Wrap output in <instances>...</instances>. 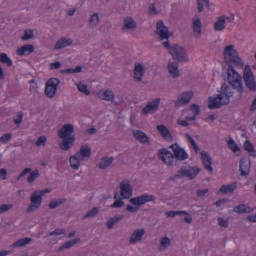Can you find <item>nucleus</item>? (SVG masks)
<instances>
[{"mask_svg":"<svg viewBox=\"0 0 256 256\" xmlns=\"http://www.w3.org/2000/svg\"><path fill=\"white\" fill-rule=\"evenodd\" d=\"M223 55L225 64L228 66L227 70L228 81L232 88L236 90L241 97L244 92L242 77L234 70V67L242 68L244 62L232 45L225 48Z\"/></svg>","mask_w":256,"mask_h":256,"instance_id":"obj_1","label":"nucleus"},{"mask_svg":"<svg viewBox=\"0 0 256 256\" xmlns=\"http://www.w3.org/2000/svg\"><path fill=\"white\" fill-rule=\"evenodd\" d=\"M174 154L166 149H160L158 156L168 166L176 165L178 160L184 161L188 158V154L186 150L180 147L176 143L170 146Z\"/></svg>","mask_w":256,"mask_h":256,"instance_id":"obj_2","label":"nucleus"},{"mask_svg":"<svg viewBox=\"0 0 256 256\" xmlns=\"http://www.w3.org/2000/svg\"><path fill=\"white\" fill-rule=\"evenodd\" d=\"M233 92L229 86L224 84L220 89V94L216 96L209 98L208 107L210 110L219 108L222 106L228 104L230 102V98L233 96Z\"/></svg>","mask_w":256,"mask_h":256,"instance_id":"obj_3","label":"nucleus"},{"mask_svg":"<svg viewBox=\"0 0 256 256\" xmlns=\"http://www.w3.org/2000/svg\"><path fill=\"white\" fill-rule=\"evenodd\" d=\"M170 54L174 60L180 63L188 62L189 58L186 50L178 44H174L172 46L170 50Z\"/></svg>","mask_w":256,"mask_h":256,"instance_id":"obj_4","label":"nucleus"},{"mask_svg":"<svg viewBox=\"0 0 256 256\" xmlns=\"http://www.w3.org/2000/svg\"><path fill=\"white\" fill-rule=\"evenodd\" d=\"M201 169L197 167H190L188 170H186L184 167H182L178 172L177 176L180 178L186 177L192 180L198 175Z\"/></svg>","mask_w":256,"mask_h":256,"instance_id":"obj_5","label":"nucleus"},{"mask_svg":"<svg viewBox=\"0 0 256 256\" xmlns=\"http://www.w3.org/2000/svg\"><path fill=\"white\" fill-rule=\"evenodd\" d=\"M60 83L58 78H50L46 83L45 94L48 98H52L55 96L58 90V86Z\"/></svg>","mask_w":256,"mask_h":256,"instance_id":"obj_6","label":"nucleus"},{"mask_svg":"<svg viewBox=\"0 0 256 256\" xmlns=\"http://www.w3.org/2000/svg\"><path fill=\"white\" fill-rule=\"evenodd\" d=\"M42 196L40 195L37 191L34 192L30 196L31 204L26 210L28 213H30L38 210L42 202Z\"/></svg>","mask_w":256,"mask_h":256,"instance_id":"obj_7","label":"nucleus"},{"mask_svg":"<svg viewBox=\"0 0 256 256\" xmlns=\"http://www.w3.org/2000/svg\"><path fill=\"white\" fill-rule=\"evenodd\" d=\"M120 196L123 198H129L132 196L133 188L128 180L122 181L120 186Z\"/></svg>","mask_w":256,"mask_h":256,"instance_id":"obj_8","label":"nucleus"},{"mask_svg":"<svg viewBox=\"0 0 256 256\" xmlns=\"http://www.w3.org/2000/svg\"><path fill=\"white\" fill-rule=\"evenodd\" d=\"M156 198L154 195L144 194L136 198H131L130 202L134 205L142 206L146 202H154Z\"/></svg>","mask_w":256,"mask_h":256,"instance_id":"obj_9","label":"nucleus"},{"mask_svg":"<svg viewBox=\"0 0 256 256\" xmlns=\"http://www.w3.org/2000/svg\"><path fill=\"white\" fill-rule=\"evenodd\" d=\"M193 95L192 92H186L182 93L178 96L175 102L176 107L179 108L186 105L190 101Z\"/></svg>","mask_w":256,"mask_h":256,"instance_id":"obj_10","label":"nucleus"},{"mask_svg":"<svg viewBox=\"0 0 256 256\" xmlns=\"http://www.w3.org/2000/svg\"><path fill=\"white\" fill-rule=\"evenodd\" d=\"M160 100V98H156L152 102H148L146 106L142 109V114L148 115L155 112L158 108Z\"/></svg>","mask_w":256,"mask_h":256,"instance_id":"obj_11","label":"nucleus"},{"mask_svg":"<svg viewBox=\"0 0 256 256\" xmlns=\"http://www.w3.org/2000/svg\"><path fill=\"white\" fill-rule=\"evenodd\" d=\"M251 168L250 160L248 158H243L240 162V171L242 176L249 174Z\"/></svg>","mask_w":256,"mask_h":256,"instance_id":"obj_12","label":"nucleus"},{"mask_svg":"<svg viewBox=\"0 0 256 256\" xmlns=\"http://www.w3.org/2000/svg\"><path fill=\"white\" fill-rule=\"evenodd\" d=\"M156 32L162 40H168L170 37L168 28L164 25L162 20L157 22Z\"/></svg>","mask_w":256,"mask_h":256,"instance_id":"obj_13","label":"nucleus"},{"mask_svg":"<svg viewBox=\"0 0 256 256\" xmlns=\"http://www.w3.org/2000/svg\"><path fill=\"white\" fill-rule=\"evenodd\" d=\"M145 230L143 228L138 229L134 232L130 238L129 243L130 244H134L141 242L142 238L145 234Z\"/></svg>","mask_w":256,"mask_h":256,"instance_id":"obj_14","label":"nucleus"},{"mask_svg":"<svg viewBox=\"0 0 256 256\" xmlns=\"http://www.w3.org/2000/svg\"><path fill=\"white\" fill-rule=\"evenodd\" d=\"M74 132V126L70 124H64L62 129L58 132V136L60 138H70Z\"/></svg>","mask_w":256,"mask_h":256,"instance_id":"obj_15","label":"nucleus"},{"mask_svg":"<svg viewBox=\"0 0 256 256\" xmlns=\"http://www.w3.org/2000/svg\"><path fill=\"white\" fill-rule=\"evenodd\" d=\"M91 148L88 146H82L80 150L76 154V155L83 162H87L91 156Z\"/></svg>","mask_w":256,"mask_h":256,"instance_id":"obj_16","label":"nucleus"},{"mask_svg":"<svg viewBox=\"0 0 256 256\" xmlns=\"http://www.w3.org/2000/svg\"><path fill=\"white\" fill-rule=\"evenodd\" d=\"M145 73L144 66L140 63H136L134 69V78L136 81L140 82Z\"/></svg>","mask_w":256,"mask_h":256,"instance_id":"obj_17","label":"nucleus"},{"mask_svg":"<svg viewBox=\"0 0 256 256\" xmlns=\"http://www.w3.org/2000/svg\"><path fill=\"white\" fill-rule=\"evenodd\" d=\"M62 139L60 144V148L64 150H68L74 144L75 141V137L74 136L68 138H60Z\"/></svg>","mask_w":256,"mask_h":256,"instance_id":"obj_18","label":"nucleus"},{"mask_svg":"<svg viewBox=\"0 0 256 256\" xmlns=\"http://www.w3.org/2000/svg\"><path fill=\"white\" fill-rule=\"evenodd\" d=\"M134 138L140 142L142 144H150L149 138L143 132L139 130H134L132 132Z\"/></svg>","mask_w":256,"mask_h":256,"instance_id":"obj_19","label":"nucleus"},{"mask_svg":"<svg viewBox=\"0 0 256 256\" xmlns=\"http://www.w3.org/2000/svg\"><path fill=\"white\" fill-rule=\"evenodd\" d=\"M201 156L202 159V164L204 166V168L210 172H212L213 171V168L212 167V158L208 154L204 151H202L201 152Z\"/></svg>","mask_w":256,"mask_h":256,"instance_id":"obj_20","label":"nucleus"},{"mask_svg":"<svg viewBox=\"0 0 256 256\" xmlns=\"http://www.w3.org/2000/svg\"><path fill=\"white\" fill-rule=\"evenodd\" d=\"M168 72L170 76L174 78H178L180 76V72L178 70V64L169 62L168 65Z\"/></svg>","mask_w":256,"mask_h":256,"instance_id":"obj_21","label":"nucleus"},{"mask_svg":"<svg viewBox=\"0 0 256 256\" xmlns=\"http://www.w3.org/2000/svg\"><path fill=\"white\" fill-rule=\"evenodd\" d=\"M157 130L164 140L168 142L172 141V137L169 130L164 125L162 124L158 126Z\"/></svg>","mask_w":256,"mask_h":256,"instance_id":"obj_22","label":"nucleus"},{"mask_svg":"<svg viewBox=\"0 0 256 256\" xmlns=\"http://www.w3.org/2000/svg\"><path fill=\"white\" fill-rule=\"evenodd\" d=\"M98 97L102 100L108 102H114V94L109 90H106L104 92H100L98 94Z\"/></svg>","mask_w":256,"mask_h":256,"instance_id":"obj_23","label":"nucleus"},{"mask_svg":"<svg viewBox=\"0 0 256 256\" xmlns=\"http://www.w3.org/2000/svg\"><path fill=\"white\" fill-rule=\"evenodd\" d=\"M34 50V48L33 45L26 44L18 48L16 51V54L18 56H23L26 54L32 53Z\"/></svg>","mask_w":256,"mask_h":256,"instance_id":"obj_24","label":"nucleus"},{"mask_svg":"<svg viewBox=\"0 0 256 256\" xmlns=\"http://www.w3.org/2000/svg\"><path fill=\"white\" fill-rule=\"evenodd\" d=\"M72 44V41L71 40L62 38L58 41L54 48L56 50H61L68 46H71Z\"/></svg>","mask_w":256,"mask_h":256,"instance_id":"obj_25","label":"nucleus"},{"mask_svg":"<svg viewBox=\"0 0 256 256\" xmlns=\"http://www.w3.org/2000/svg\"><path fill=\"white\" fill-rule=\"evenodd\" d=\"M124 218L123 215H118L111 218L106 222V226L108 229H112L115 225L119 223Z\"/></svg>","mask_w":256,"mask_h":256,"instance_id":"obj_26","label":"nucleus"},{"mask_svg":"<svg viewBox=\"0 0 256 256\" xmlns=\"http://www.w3.org/2000/svg\"><path fill=\"white\" fill-rule=\"evenodd\" d=\"M236 188V184L234 182L231 184L224 185L218 190V193L231 194L233 193Z\"/></svg>","mask_w":256,"mask_h":256,"instance_id":"obj_27","label":"nucleus"},{"mask_svg":"<svg viewBox=\"0 0 256 256\" xmlns=\"http://www.w3.org/2000/svg\"><path fill=\"white\" fill-rule=\"evenodd\" d=\"M226 17L222 16L220 17L218 20L214 24V29L216 31H222L226 28Z\"/></svg>","mask_w":256,"mask_h":256,"instance_id":"obj_28","label":"nucleus"},{"mask_svg":"<svg viewBox=\"0 0 256 256\" xmlns=\"http://www.w3.org/2000/svg\"><path fill=\"white\" fill-rule=\"evenodd\" d=\"M114 160L113 157H104L102 159L99 164V168L102 170H106L112 164Z\"/></svg>","mask_w":256,"mask_h":256,"instance_id":"obj_29","label":"nucleus"},{"mask_svg":"<svg viewBox=\"0 0 256 256\" xmlns=\"http://www.w3.org/2000/svg\"><path fill=\"white\" fill-rule=\"evenodd\" d=\"M244 148L247 151L250 155L252 157H256V152L254 144L251 143L249 140H246L244 144Z\"/></svg>","mask_w":256,"mask_h":256,"instance_id":"obj_30","label":"nucleus"},{"mask_svg":"<svg viewBox=\"0 0 256 256\" xmlns=\"http://www.w3.org/2000/svg\"><path fill=\"white\" fill-rule=\"evenodd\" d=\"M80 238H76L73 240H70L64 243L59 248L58 252H62L64 250L68 248H72L76 244H78L80 242Z\"/></svg>","mask_w":256,"mask_h":256,"instance_id":"obj_31","label":"nucleus"},{"mask_svg":"<svg viewBox=\"0 0 256 256\" xmlns=\"http://www.w3.org/2000/svg\"><path fill=\"white\" fill-rule=\"evenodd\" d=\"M192 26L194 32L197 34L200 35L202 34V24L200 20L198 18L195 20H192Z\"/></svg>","mask_w":256,"mask_h":256,"instance_id":"obj_32","label":"nucleus"},{"mask_svg":"<svg viewBox=\"0 0 256 256\" xmlns=\"http://www.w3.org/2000/svg\"><path fill=\"white\" fill-rule=\"evenodd\" d=\"M234 212L238 214L250 213L252 212V210L250 207L246 206V205L240 204L234 208Z\"/></svg>","mask_w":256,"mask_h":256,"instance_id":"obj_33","label":"nucleus"},{"mask_svg":"<svg viewBox=\"0 0 256 256\" xmlns=\"http://www.w3.org/2000/svg\"><path fill=\"white\" fill-rule=\"evenodd\" d=\"M124 28L128 30H132L135 28L136 26V22L131 18H128L124 19Z\"/></svg>","mask_w":256,"mask_h":256,"instance_id":"obj_34","label":"nucleus"},{"mask_svg":"<svg viewBox=\"0 0 256 256\" xmlns=\"http://www.w3.org/2000/svg\"><path fill=\"white\" fill-rule=\"evenodd\" d=\"M80 158L76 154L72 156L70 158V163L71 167L74 170H78L80 166Z\"/></svg>","mask_w":256,"mask_h":256,"instance_id":"obj_35","label":"nucleus"},{"mask_svg":"<svg viewBox=\"0 0 256 256\" xmlns=\"http://www.w3.org/2000/svg\"><path fill=\"white\" fill-rule=\"evenodd\" d=\"M32 241V239L31 238H24L19 240L18 241L14 242L12 246L14 248H20L26 244H28Z\"/></svg>","mask_w":256,"mask_h":256,"instance_id":"obj_36","label":"nucleus"},{"mask_svg":"<svg viewBox=\"0 0 256 256\" xmlns=\"http://www.w3.org/2000/svg\"><path fill=\"white\" fill-rule=\"evenodd\" d=\"M66 202L67 200L64 198L58 199L56 200H52L49 204L50 208L52 210L56 208Z\"/></svg>","mask_w":256,"mask_h":256,"instance_id":"obj_37","label":"nucleus"},{"mask_svg":"<svg viewBox=\"0 0 256 256\" xmlns=\"http://www.w3.org/2000/svg\"><path fill=\"white\" fill-rule=\"evenodd\" d=\"M0 62L6 64L8 67H10L12 65V60L5 53L0 54Z\"/></svg>","mask_w":256,"mask_h":256,"instance_id":"obj_38","label":"nucleus"},{"mask_svg":"<svg viewBox=\"0 0 256 256\" xmlns=\"http://www.w3.org/2000/svg\"><path fill=\"white\" fill-rule=\"evenodd\" d=\"M244 82L246 86L250 90L253 92L256 91V82H255L254 78L246 80Z\"/></svg>","mask_w":256,"mask_h":256,"instance_id":"obj_39","label":"nucleus"},{"mask_svg":"<svg viewBox=\"0 0 256 256\" xmlns=\"http://www.w3.org/2000/svg\"><path fill=\"white\" fill-rule=\"evenodd\" d=\"M160 250H165L170 246V240L167 236H165L160 240Z\"/></svg>","mask_w":256,"mask_h":256,"instance_id":"obj_40","label":"nucleus"},{"mask_svg":"<svg viewBox=\"0 0 256 256\" xmlns=\"http://www.w3.org/2000/svg\"><path fill=\"white\" fill-rule=\"evenodd\" d=\"M30 174L28 178V182L29 184L33 183L34 180L39 176L40 174L38 170H36L34 171H31L30 172Z\"/></svg>","mask_w":256,"mask_h":256,"instance_id":"obj_41","label":"nucleus"},{"mask_svg":"<svg viewBox=\"0 0 256 256\" xmlns=\"http://www.w3.org/2000/svg\"><path fill=\"white\" fill-rule=\"evenodd\" d=\"M76 85L80 92L84 93L86 96H89L90 94V92L88 90V86L86 84L80 82L76 84Z\"/></svg>","mask_w":256,"mask_h":256,"instance_id":"obj_42","label":"nucleus"},{"mask_svg":"<svg viewBox=\"0 0 256 256\" xmlns=\"http://www.w3.org/2000/svg\"><path fill=\"white\" fill-rule=\"evenodd\" d=\"M66 232V230L64 228H56L54 232H51L48 235H46L44 236V238H48L52 236H58L64 234Z\"/></svg>","mask_w":256,"mask_h":256,"instance_id":"obj_43","label":"nucleus"},{"mask_svg":"<svg viewBox=\"0 0 256 256\" xmlns=\"http://www.w3.org/2000/svg\"><path fill=\"white\" fill-rule=\"evenodd\" d=\"M230 148L234 152H236L240 151V148L232 138H230L228 142Z\"/></svg>","mask_w":256,"mask_h":256,"instance_id":"obj_44","label":"nucleus"},{"mask_svg":"<svg viewBox=\"0 0 256 256\" xmlns=\"http://www.w3.org/2000/svg\"><path fill=\"white\" fill-rule=\"evenodd\" d=\"M186 211H170L166 213V215L168 218H174L177 216L187 214Z\"/></svg>","mask_w":256,"mask_h":256,"instance_id":"obj_45","label":"nucleus"},{"mask_svg":"<svg viewBox=\"0 0 256 256\" xmlns=\"http://www.w3.org/2000/svg\"><path fill=\"white\" fill-rule=\"evenodd\" d=\"M254 78V76L248 65L246 66L244 68V80L248 78Z\"/></svg>","mask_w":256,"mask_h":256,"instance_id":"obj_46","label":"nucleus"},{"mask_svg":"<svg viewBox=\"0 0 256 256\" xmlns=\"http://www.w3.org/2000/svg\"><path fill=\"white\" fill-rule=\"evenodd\" d=\"M99 210L98 208H94L88 212L83 218L84 220L88 218H93L97 216L98 214Z\"/></svg>","mask_w":256,"mask_h":256,"instance_id":"obj_47","label":"nucleus"},{"mask_svg":"<svg viewBox=\"0 0 256 256\" xmlns=\"http://www.w3.org/2000/svg\"><path fill=\"white\" fill-rule=\"evenodd\" d=\"M82 68L81 66H78L74 68H69L66 70H63L61 72L62 74H75L78 73L82 72Z\"/></svg>","mask_w":256,"mask_h":256,"instance_id":"obj_48","label":"nucleus"},{"mask_svg":"<svg viewBox=\"0 0 256 256\" xmlns=\"http://www.w3.org/2000/svg\"><path fill=\"white\" fill-rule=\"evenodd\" d=\"M99 22L100 18L98 14H94L90 16L89 22L92 26H96Z\"/></svg>","mask_w":256,"mask_h":256,"instance_id":"obj_49","label":"nucleus"},{"mask_svg":"<svg viewBox=\"0 0 256 256\" xmlns=\"http://www.w3.org/2000/svg\"><path fill=\"white\" fill-rule=\"evenodd\" d=\"M190 110L194 114V116H196V117L198 115L200 112L201 110L199 106L196 104H192L190 108Z\"/></svg>","mask_w":256,"mask_h":256,"instance_id":"obj_50","label":"nucleus"},{"mask_svg":"<svg viewBox=\"0 0 256 256\" xmlns=\"http://www.w3.org/2000/svg\"><path fill=\"white\" fill-rule=\"evenodd\" d=\"M34 36V35L32 30H26L24 32V36H22V39L23 40H28L32 38Z\"/></svg>","mask_w":256,"mask_h":256,"instance_id":"obj_51","label":"nucleus"},{"mask_svg":"<svg viewBox=\"0 0 256 256\" xmlns=\"http://www.w3.org/2000/svg\"><path fill=\"white\" fill-rule=\"evenodd\" d=\"M13 208V205L10 204H2L0 206V214L5 213L8 210H12Z\"/></svg>","mask_w":256,"mask_h":256,"instance_id":"obj_52","label":"nucleus"},{"mask_svg":"<svg viewBox=\"0 0 256 256\" xmlns=\"http://www.w3.org/2000/svg\"><path fill=\"white\" fill-rule=\"evenodd\" d=\"M186 136L188 139V140L189 142H190V143L192 145V146L194 149V150L196 151V153H198L200 151V148L198 147V146L196 145V144L194 140L188 134H186Z\"/></svg>","mask_w":256,"mask_h":256,"instance_id":"obj_53","label":"nucleus"},{"mask_svg":"<svg viewBox=\"0 0 256 256\" xmlns=\"http://www.w3.org/2000/svg\"><path fill=\"white\" fill-rule=\"evenodd\" d=\"M218 224L221 227L227 228L228 226L229 221L228 220H224L222 218H219L218 220Z\"/></svg>","mask_w":256,"mask_h":256,"instance_id":"obj_54","label":"nucleus"},{"mask_svg":"<svg viewBox=\"0 0 256 256\" xmlns=\"http://www.w3.org/2000/svg\"><path fill=\"white\" fill-rule=\"evenodd\" d=\"M46 142V138L44 136H40L39 139L36 142V144L38 146H44Z\"/></svg>","mask_w":256,"mask_h":256,"instance_id":"obj_55","label":"nucleus"},{"mask_svg":"<svg viewBox=\"0 0 256 256\" xmlns=\"http://www.w3.org/2000/svg\"><path fill=\"white\" fill-rule=\"evenodd\" d=\"M24 114L22 112H20L16 116V118L14 120V122L17 126H19L22 121Z\"/></svg>","mask_w":256,"mask_h":256,"instance_id":"obj_56","label":"nucleus"},{"mask_svg":"<svg viewBox=\"0 0 256 256\" xmlns=\"http://www.w3.org/2000/svg\"><path fill=\"white\" fill-rule=\"evenodd\" d=\"M12 138V134H6L0 138V142L2 144L8 142Z\"/></svg>","mask_w":256,"mask_h":256,"instance_id":"obj_57","label":"nucleus"},{"mask_svg":"<svg viewBox=\"0 0 256 256\" xmlns=\"http://www.w3.org/2000/svg\"><path fill=\"white\" fill-rule=\"evenodd\" d=\"M32 169L31 168H26L24 169L19 175V176L17 178L16 180L18 181L20 180L24 176L26 175L29 174L31 172Z\"/></svg>","mask_w":256,"mask_h":256,"instance_id":"obj_58","label":"nucleus"},{"mask_svg":"<svg viewBox=\"0 0 256 256\" xmlns=\"http://www.w3.org/2000/svg\"><path fill=\"white\" fill-rule=\"evenodd\" d=\"M124 204V202L121 200H116V202L110 206L112 208H120Z\"/></svg>","mask_w":256,"mask_h":256,"instance_id":"obj_59","label":"nucleus"},{"mask_svg":"<svg viewBox=\"0 0 256 256\" xmlns=\"http://www.w3.org/2000/svg\"><path fill=\"white\" fill-rule=\"evenodd\" d=\"M8 172L6 169H0V180H5L7 179Z\"/></svg>","mask_w":256,"mask_h":256,"instance_id":"obj_60","label":"nucleus"},{"mask_svg":"<svg viewBox=\"0 0 256 256\" xmlns=\"http://www.w3.org/2000/svg\"><path fill=\"white\" fill-rule=\"evenodd\" d=\"M208 188L204 190H198L197 192L198 196L199 197H203L208 192Z\"/></svg>","mask_w":256,"mask_h":256,"instance_id":"obj_61","label":"nucleus"},{"mask_svg":"<svg viewBox=\"0 0 256 256\" xmlns=\"http://www.w3.org/2000/svg\"><path fill=\"white\" fill-rule=\"evenodd\" d=\"M139 210V208L133 207L130 205H128L126 208V210L131 213H134Z\"/></svg>","mask_w":256,"mask_h":256,"instance_id":"obj_62","label":"nucleus"},{"mask_svg":"<svg viewBox=\"0 0 256 256\" xmlns=\"http://www.w3.org/2000/svg\"><path fill=\"white\" fill-rule=\"evenodd\" d=\"M62 64L60 62H56L50 64V68L53 69H58L60 68Z\"/></svg>","mask_w":256,"mask_h":256,"instance_id":"obj_63","label":"nucleus"},{"mask_svg":"<svg viewBox=\"0 0 256 256\" xmlns=\"http://www.w3.org/2000/svg\"><path fill=\"white\" fill-rule=\"evenodd\" d=\"M228 202V199H226V198H223V199H221V200H218V202H216L214 203V204L217 206V207H220L221 206V204H223L224 203H226V202Z\"/></svg>","mask_w":256,"mask_h":256,"instance_id":"obj_64","label":"nucleus"}]
</instances>
